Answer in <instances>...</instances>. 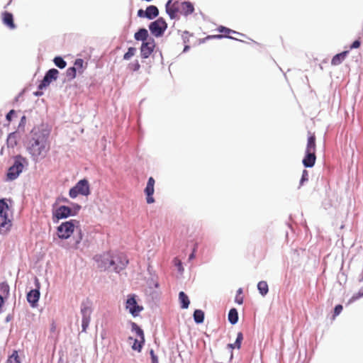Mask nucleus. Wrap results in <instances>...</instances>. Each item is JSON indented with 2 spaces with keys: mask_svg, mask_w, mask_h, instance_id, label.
Returning <instances> with one entry per match:
<instances>
[{
  "mask_svg": "<svg viewBox=\"0 0 363 363\" xmlns=\"http://www.w3.org/2000/svg\"><path fill=\"white\" fill-rule=\"evenodd\" d=\"M128 260L123 255L113 257L109 262V267L113 266L116 272L123 269L128 264Z\"/></svg>",
  "mask_w": 363,
  "mask_h": 363,
  "instance_id": "obj_9",
  "label": "nucleus"
},
{
  "mask_svg": "<svg viewBox=\"0 0 363 363\" xmlns=\"http://www.w3.org/2000/svg\"><path fill=\"white\" fill-rule=\"evenodd\" d=\"M74 231L77 232V235L74 237V242L71 244L70 247L78 250L80 248V244L83 238V233L79 221L72 219L62 223L57 228V236L62 240L70 238Z\"/></svg>",
  "mask_w": 363,
  "mask_h": 363,
  "instance_id": "obj_1",
  "label": "nucleus"
},
{
  "mask_svg": "<svg viewBox=\"0 0 363 363\" xmlns=\"http://www.w3.org/2000/svg\"><path fill=\"white\" fill-rule=\"evenodd\" d=\"M194 11V5L189 1H183L179 4V12L182 15L187 16Z\"/></svg>",
  "mask_w": 363,
  "mask_h": 363,
  "instance_id": "obj_18",
  "label": "nucleus"
},
{
  "mask_svg": "<svg viewBox=\"0 0 363 363\" xmlns=\"http://www.w3.org/2000/svg\"><path fill=\"white\" fill-rule=\"evenodd\" d=\"M10 288L9 284L6 282L0 283V294L5 296H8L9 294Z\"/></svg>",
  "mask_w": 363,
  "mask_h": 363,
  "instance_id": "obj_30",
  "label": "nucleus"
},
{
  "mask_svg": "<svg viewBox=\"0 0 363 363\" xmlns=\"http://www.w3.org/2000/svg\"><path fill=\"white\" fill-rule=\"evenodd\" d=\"M360 281H363V270H362V275H361V279H359Z\"/></svg>",
  "mask_w": 363,
  "mask_h": 363,
  "instance_id": "obj_52",
  "label": "nucleus"
},
{
  "mask_svg": "<svg viewBox=\"0 0 363 363\" xmlns=\"http://www.w3.org/2000/svg\"><path fill=\"white\" fill-rule=\"evenodd\" d=\"M143 343H144V342H142L141 339H140V340H136V339L134 340L133 345H132L133 350L140 352V350L143 347Z\"/></svg>",
  "mask_w": 363,
  "mask_h": 363,
  "instance_id": "obj_34",
  "label": "nucleus"
},
{
  "mask_svg": "<svg viewBox=\"0 0 363 363\" xmlns=\"http://www.w3.org/2000/svg\"><path fill=\"white\" fill-rule=\"evenodd\" d=\"M146 18L153 19L159 15V10L157 6L150 5L145 10Z\"/></svg>",
  "mask_w": 363,
  "mask_h": 363,
  "instance_id": "obj_22",
  "label": "nucleus"
},
{
  "mask_svg": "<svg viewBox=\"0 0 363 363\" xmlns=\"http://www.w3.org/2000/svg\"><path fill=\"white\" fill-rule=\"evenodd\" d=\"M15 114V111L14 110H11L6 115V119L9 122H10L11 121V118H12V116Z\"/></svg>",
  "mask_w": 363,
  "mask_h": 363,
  "instance_id": "obj_43",
  "label": "nucleus"
},
{
  "mask_svg": "<svg viewBox=\"0 0 363 363\" xmlns=\"http://www.w3.org/2000/svg\"><path fill=\"white\" fill-rule=\"evenodd\" d=\"M242 340H243L242 333L241 332H239L238 333L236 340H235V342L234 343V345L236 347V348H238V349L240 348Z\"/></svg>",
  "mask_w": 363,
  "mask_h": 363,
  "instance_id": "obj_35",
  "label": "nucleus"
},
{
  "mask_svg": "<svg viewBox=\"0 0 363 363\" xmlns=\"http://www.w3.org/2000/svg\"><path fill=\"white\" fill-rule=\"evenodd\" d=\"M173 0H169L166 4V11L169 17L175 18L178 12H179V3L178 1L172 2Z\"/></svg>",
  "mask_w": 363,
  "mask_h": 363,
  "instance_id": "obj_15",
  "label": "nucleus"
},
{
  "mask_svg": "<svg viewBox=\"0 0 363 363\" xmlns=\"http://www.w3.org/2000/svg\"><path fill=\"white\" fill-rule=\"evenodd\" d=\"M59 71L57 69H51L48 70L40 84L38 85L39 89H43L44 88L49 86V84L53 81L57 79Z\"/></svg>",
  "mask_w": 363,
  "mask_h": 363,
  "instance_id": "obj_10",
  "label": "nucleus"
},
{
  "mask_svg": "<svg viewBox=\"0 0 363 363\" xmlns=\"http://www.w3.org/2000/svg\"><path fill=\"white\" fill-rule=\"evenodd\" d=\"M128 68L133 72H136L140 69V65L138 60H135L134 62L129 64Z\"/></svg>",
  "mask_w": 363,
  "mask_h": 363,
  "instance_id": "obj_36",
  "label": "nucleus"
},
{
  "mask_svg": "<svg viewBox=\"0 0 363 363\" xmlns=\"http://www.w3.org/2000/svg\"><path fill=\"white\" fill-rule=\"evenodd\" d=\"M228 320L229 322L234 325L238 320V313L235 308H231L228 313Z\"/></svg>",
  "mask_w": 363,
  "mask_h": 363,
  "instance_id": "obj_25",
  "label": "nucleus"
},
{
  "mask_svg": "<svg viewBox=\"0 0 363 363\" xmlns=\"http://www.w3.org/2000/svg\"><path fill=\"white\" fill-rule=\"evenodd\" d=\"M80 313L82 314V332L86 333L91 321L92 308L89 302H82L81 304Z\"/></svg>",
  "mask_w": 363,
  "mask_h": 363,
  "instance_id": "obj_6",
  "label": "nucleus"
},
{
  "mask_svg": "<svg viewBox=\"0 0 363 363\" xmlns=\"http://www.w3.org/2000/svg\"><path fill=\"white\" fill-rule=\"evenodd\" d=\"M194 319L196 323H201L204 320V313L199 309H197L194 313Z\"/></svg>",
  "mask_w": 363,
  "mask_h": 363,
  "instance_id": "obj_27",
  "label": "nucleus"
},
{
  "mask_svg": "<svg viewBox=\"0 0 363 363\" xmlns=\"http://www.w3.org/2000/svg\"><path fill=\"white\" fill-rule=\"evenodd\" d=\"M173 262H174V264L178 267V270L179 272H182L184 270V269L182 267V262L179 259H178L177 257H175L173 260Z\"/></svg>",
  "mask_w": 363,
  "mask_h": 363,
  "instance_id": "obj_40",
  "label": "nucleus"
},
{
  "mask_svg": "<svg viewBox=\"0 0 363 363\" xmlns=\"http://www.w3.org/2000/svg\"><path fill=\"white\" fill-rule=\"evenodd\" d=\"M4 303V301L3 296L0 294V308L2 306Z\"/></svg>",
  "mask_w": 363,
  "mask_h": 363,
  "instance_id": "obj_48",
  "label": "nucleus"
},
{
  "mask_svg": "<svg viewBox=\"0 0 363 363\" xmlns=\"http://www.w3.org/2000/svg\"><path fill=\"white\" fill-rule=\"evenodd\" d=\"M6 363H21V359L16 350H14L11 355L9 357Z\"/></svg>",
  "mask_w": 363,
  "mask_h": 363,
  "instance_id": "obj_29",
  "label": "nucleus"
},
{
  "mask_svg": "<svg viewBox=\"0 0 363 363\" xmlns=\"http://www.w3.org/2000/svg\"><path fill=\"white\" fill-rule=\"evenodd\" d=\"M90 194L89 182L86 179L79 180L69 192L71 198H76L79 194L88 196Z\"/></svg>",
  "mask_w": 363,
  "mask_h": 363,
  "instance_id": "obj_5",
  "label": "nucleus"
},
{
  "mask_svg": "<svg viewBox=\"0 0 363 363\" xmlns=\"http://www.w3.org/2000/svg\"><path fill=\"white\" fill-rule=\"evenodd\" d=\"M308 180V172L307 170L304 169L302 172L301 179L300 180V185H303V183Z\"/></svg>",
  "mask_w": 363,
  "mask_h": 363,
  "instance_id": "obj_38",
  "label": "nucleus"
},
{
  "mask_svg": "<svg viewBox=\"0 0 363 363\" xmlns=\"http://www.w3.org/2000/svg\"><path fill=\"white\" fill-rule=\"evenodd\" d=\"M228 347L232 350L236 347L234 344H228Z\"/></svg>",
  "mask_w": 363,
  "mask_h": 363,
  "instance_id": "obj_50",
  "label": "nucleus"
},
{
  "mask_svg": "<svg viewBox=\"0 0 363 363\" xmlns=\"http://www.w3.org/2000/svg\"><path fill=\"white\" fill-rule=\"evenodd\" d=\"M155 181L153 177H150L147 181L146 187L144 190L145 194L146 195V200L147 203H152L155 202V199L153 198V194L155 191L154 186Z\"/></svg>",
  "mask_w": 363,
  "mask_h": 363,
  "instance_id": "obj_14",
  "label": "nucleus"
},
{
  "mask_svg": "<svg viewBox=\"0 0 363 363\" xmlns=\"http://www.w3.org/2000/svg\"><path fill=\"white\" fill-rule=\"evenodd\" d=\"M131 326L132 330L135 332L136 335L142 340V342H145L143 330L135 323H132Z\"/></svg>",
  "mask_w": 363,
  "mask_h": 363,
  "instance_id": "obj_28",
  "label": "nucleus"
},
{
  "mask_svg": "<svg viewBox=\"0 0 363 363\" xmlns=\"http://www.w3.org/2000/svg\"><path fill=\"white\" fill-rule=\"evenodd\" d=\"M55 65L60 69H63L66 67V62L61 57H55L54 58Z\"/></svg>",
  "mask_w": 363,
  "mask_h": 363,
  "instance_id": "obj_31",
  "label": "nucleus"
},
{
  "mask_svg": "<svg viewBox=\"0 0 363 363\" xmlns=\"http://www.w3.org/2000/svg\"><path fill=\"white\" fill-rule=\"evenodd\" d=\"M236 38H238V39H240L239 38H242L241 36L238 35H235Z\"/></svg>",
  "mask_w": 363,
  "mask_h": 363,
  "instance_id": "obj_54",
  "label": "nucleus"
},
{
  "mask_svg": "<svg viewBox=\"0 0 363 363\" xmlns=\"http://www.w3.org/2000/svg\"><path fill=\"white\" fill-rule=\"evenodd\" d=\"M152 363H159L157 357H153V358L151 359Z\"/></svg>",
  "mask_w": 363,
  "mask_h": 363,
  "instance_id": "obj_47",
  "label": "nucleus"
},
{
  "mask_svg": "<svg viewBox=\"0 0 363 363\" xmlns=\"http://www.w3.org/2000/svg\"><path fill=\"white\" fill-rule=\"evenodd\" d=\"M343 307L342 305L338 304L334 308V314L333 318H335L336 316H337L342 311Z\"/></svg>",
  "mask_w": 363,
  "mask_h": 363,
  "instance_id": "obj_41",
  "label": "nucleus"
},
{
  "mask_svg": "<svg viewBox=\"0 0 363 363\" xmlns=\"http://www.w3.org/2000/svg\"><path fill=\"white\" fill-rule=\"evenodd\" d=\"M167 27V23L162 18H159L156 21L152 22L149 26L151 33L155 37L162 35Z\"/></svg>",
  "mask_w": 363,
  "mask_h": 363,
  "instance_id": "obj_8",
  "label": "nucleus"
},
{
  "mask_svg": "<svg viewBox=\"0 0 363 363\" xmlns=\"http://www.w3.org/2000/svg\"><path fill=\"white\" fill-rule=\"evenodd\" d=\"M235 301L238 303V304H242L243 303V298L242 296H240L239 295H236V297H235Z\"/></svg>",
  "mask_w": 363,
  "mask_h": 363,
  "instance_id": "obj_45",
  "label": "nucleus"
},
{
  "mask_svg": "<svg viewBox=\"0 0 363 363\" xmlns=\"http://www.w3.org/2000/svg\"><path fill=\"white\" fill-rule=\"evenodd\" d=\"M12 227V215L4 199L0 200V234L5 235Z\"/></svg>",
  "mask_w": 363,
  "mask_h": 363,
  "instance_id": "obj_3",
  "label": "nucleus"
},
{
  "mask_svg": "<svg viewBox=\"0 0 363 363\" xmlns=\"http://www.w3.org/2000/svg\"><path fill=\"white\" fill-rule=\"evenodd\" d=\"M242 293V289H239L237 291V295H239L240 296V294Z\"/></svg>",
  "mask_w": 363,
  "mask_h": 363,
  "instance_id": "obj_51",
  "label": "nucleus"
},
{
  "mask_svg": "<svg viewBox=\"0 0 363 363\" xmlns=\"http://www.w3.org/2000/svg\"><path fill=\"white\" fill-rule=\"evenodd\" d=\"M155 42L153 38H149L147 41L143 42L140 47V54L143 58H147L154 51Z\"/></svg>",
  "mask_w": 363,
  "mask_h": 363,
  "instance_id": "obj_11",
  "label": "nucleus"
},
{
  "mask_svg": "<svg viewBox=\"0 0 363 363\" xmlns=\"http://www.w3.org/2000/svg\"><path fill=\"white\" fill-rule=\"evenodd\" d=\"M126 309L133 315H138L139 313L143 310V307L138 305L135 297L130 296L126 301Z\"/></svg>",
  "mask_w": 363,
  "mask_h": 363,
  "instance_id": "obj_13",
  "label": "nucleus"
},
{
  "mask_svg": "<svg viewBox=\"0 0 363 363\" xmlns=\"http://www.w3.org/2000/svg\"><path fill=\"white\" fill-rule=\"evenodd\" d=\"M179 301L181 308L183 309L188 308V307L190 304L189 298L188 296L184 291L179 292Z\"/></svg>",
  "mask_w": 363,
  "mask_h": 363,
  "instance_id": "obj_23",
  "label": "nucleus"
},
{
  "mask_svg": "<svg viewBox=\"0 0 363 363\" xmlns=\"http://www.w3.org/2000/svg\"><path fill=\"white\" fill-rule=\"evenodd\" d=\"M25 160L21 156L16 157L13 164L8 170L6 174L8 180H14L19 176L20 173L23 171V162H25Z\"/></svg>",
  "mask_w": 363,
  "mask_h": 363,
  "instance_id": "obj_7",
  "label": "nucleus"
},
{
  "mask_svg": "<svg viewBox=\"0 0 363 363\" xmlns=\"http://www.w3.org/2000/svg\"><path fill=\"white\" fill-rule=\"evenodd\" d=\"M363 296V288L360 289L359 291L354 294L350 300V303L353 302Z\"/></svg>",
  "mask_w": 363,
  "mask_h": 363,
  "instance_id": "obj_37",
  "label": "nucleus"
},
{
  "mask_svg": "<svg viewBox=\"0 0 363 363\" xmlns=\"http://www.w3.org/2000/svg\"><path fill=\"white\" fill-rule=\"evenodd\" d=\"M257 289L261 295L263 296H265L269 291L268 284L265 281H259L257 284Z\"/></svg>",
  "mask_w": 363,
  "mask_h": 363,
  "instance_id": "obj_26",
  "label": "nucleus"
},
{
  "mask_svg": "<svg viewBox=\"0 0 363 363\" xmlns=\"http://www.w3.org/2000/svg\"><path fill=\"white\" fill-rule=\"evenodd\" d=\"M316 160L315 152H306L305 156L303 159V164L305 167H312L314 166Z\"/></svg>",
  "mask_w": 363,
  "mask_h": 363,
  "instance_id": "obj_16",
  "label": "nucleus"
},
{
  "mask_svg": "<svg viewBox=\"0 0 363 363\" xmlns=\"http://www.w3.org/2000/svg\"><path fill=\"white\" fill-rule=\"evenodd\" d=\"M76 67H69L66 71V76L69 80L74 79L76 77Z\"/></svg>",
  "mask_w": 363,
  "mask_h": 363,
  "instance_id": "obj_32",
  "label": "nucleus"
},
{
  "mask_svg": "<svg viewBox=\"0 0 363 363\" xmlns=\"http://www.w3.org/2000/svg\"><path fill=\"white\" fill-rule=\"evenodd\" d=\"M316 137L314 133H308L307 144L306 147V152H313L316 151Z\"/></svg>",
  "mask_w": 363,
  "mask_h": 363,
  "instance_id": "obj_17",
  "label": "nucleus"
},
{
  "mask_svg": "<svg viewBox=\"0 0 363 363\" xmlns=\"http://www.w3.org/2000/svg\"><path fill=\"white\" fill-rule=\"evenodd\" d=\"M2 21L4 24L8 26L10 29H14L16 28L12 13L7 11L4 12L2 13Z\"/></svg>",
  "mask_w": 363,
  "mask_h": 363,
  "instance_id": "obj_20",
  "label": "nucleus"
},
{
  "mask_svg": "<svg viewBox=\"0 0 363 363\" xmlns=\"http://www.w3.org/2000/svg\"><path fill=\"white\" fill-rule=\"evenodd\" d=\"M77 212L72 213V209L66 206H61L58 207L55 211H53V217L56 218L57 220L66 218L69 216H74Z\"/></svg>",
  "mask_w": 363,
  "mask_h": 363,
  "instance_id": "obj_12",
  "label": "nucleus"
},
{
  "mask_svg": "<svg viewBox=\"0 0 363 363\" xmlns=\"http://www.w3.org/2000/svg\"><path fill=\"white\" fill-rule=\"evenodd\" d=\"M150 356H151V359L153 358V357H157L155 354V352L152 350H150Z\"/></svg>",
  "mask_w": 363,
  "mask_h": 363,
  "instance_id": "obj_49",
  "label": "nucleus"
},
{
  "mask_svg": "<svg viewBox=\"0 0 363 363\" xmlns=\"http://www.w3.org/2000/svg\"><path fill=\"white\" fill-rule=\"evenodd\" d=\"M27 150L35 161L45 157L50 150L48 135L42 133L33 134V138L29 140Z\"/></svg>",
  "mask_w": 363,
  "mask_h": 363,
  "instance_id": "obj_2",
  "label": "nucleus"
},
{
  "mask_svg": "<svg viewBox=\"0 0 363 363\" xmlns=\"http://www.w3.org/2000/svg\"><path fill=\"white\" fill-rule=\"evenodd\" d=\"M196 247H197V245H196L194 248V250H193L192 253L189 255V259H194V257H195V252H196Z\"/></svg>",
  "mask_w": 363,
  "mask_h": 363,
  "instance_id": "obj_46",
  "label": "nucleus"
},
{
  "mask_svg": "<svg viewBox=\"0 0 363 363\" xmlns=\"http://www.w3.org/2000/svg\"><path fill=\"white\" fill-rule=\"evenodd\" d=\"M80 208H81L80 206L77 205L76 208H77V211H79L80 209Z\"/></svg>",
  "mask_w": 363,
  "mask_h": 363,
  "instance_id": "obj_53",
  "label": "nucleus"
},
{
  "mask_svg": "<svg viewBox=\"0 0 363 363\" xmlns=\"http://www.w3.org/2000/svg\"><path fill=\"white\" fill-rule=\"evenodd\" d=\"M348 53V51H344L335 55L331 60V65L333 66L340 65L346 59Z\"/></svg>",
  "mask_w": 363,
  "mask_h": 363,
  "instance_id": "obj_21",
  "label": "nucleus"
},
{
  "mask_svg": "<svg viewBox=\"0 0 363 363\" xmlns=\"http://www.w3.org/2000/svg\"><path fill=\"white\" fill-rule=\"evenodd\" d=\"M217 30L218 32H220L221 34L208 35L206 37V39H213V38L221 39L223 38H230V39H233V40H236L242 41L241 39H238V38L234 37L233 35H238L241 37H245V35L243 33L231 30V29L226 28L225 26H218L217 28Z\"/></svg>",
  "mask_w": 363,
  "mask_h": 363,
  "instance_id": "obj_4",
  "label": "nucleus"
},
{
  "mask_svg": "<svg viewBox=\"0 0 363 363\" xmlns=\"http://www.w3.org/2000/svg\"><path fill=\"white\" fill-rule=\"evenodd\" d=\"M360 45H361V42L359 40H356L350 45V49L358 48H359Z\"/></svg>",
  "mask_w": 363,
  "mask_h": 363,
  "instance_id": "obj_42",
  "label": "nucleus"
},
{
  "mask_svg": "<svg viewBox=\"0 0 363 363\" xmlns=\"http://www.w3.org/2000/svg\"><path fill=\"white\" fill-rule=\"evenodd\" d=\"M138 16L140 18H146L145 11L139 9L138 11Z\"/></svg>",
  "mask_w": 363,
  "mask_h": 363,
  "instance_id": "obj_44",
  "label": "nucleus"
},
{
  "mask_svg": "<svg viewBox=\"0 0 363 363\" xmlns=\"http://www.w3.org/2000/svg\"><path fill=\"white\" fill-rule=\"evenodd\" d=\"M148 32L145 28H140L134 35L136 40H142L143 42L147 41L148 39Z\"/></svg>",
  "mask_w": 363,
  "mask_h": 363,
  "instance_id": "obj_24",
  "label": "nucleus"
},
{
  "mask_svg": "<svg viewBox=\"0 0 363 363\" xmlns=\"http://www.w3.org/2000/svg\"><path fill=\"white\" fill-rule=\"evenodd\" d=\"M40 298V291L38 289L30 291L27 294V301L32 307H35Z\"/></svg>",
  "mask_w": 363,
  "mask_h": 363,
  "instance_id": "obj_19",
  "label": "nucleus"
},
{
  "mask_svg": "<svg viewBox=\"0 0 363 363\" xmlns=\"http://www.w3.org/2000/svg\"><path fill=\"white\" fill-rule=\"evenodd\" d=\"M136 52V49L135 48H129L127 52H125L123 55V59L125 60H128L130 57L135 55Z\"/></svg>",
  "mask_w": 363,
  "mask_h": 363,
  "instance_id": "obj_33",
  "label": "nucleus"
},
{
  "mask_svg": "<svg viewBox=\"0 0 363 363\" xmlns=\"http://www.w3.org/2000/svg\"><path fill=\"white\" fill-rule=\"evenodd\" d=\"M84 65V60L82 59H77L74 62V66L73 67H76L77 69H82Z\"/></svg>",
  "mask_w": 363,
  "mask_h": 363,
  "instance_id": "obj_39",
  "label": "nucleus"
}]
</instances>
